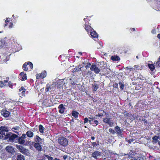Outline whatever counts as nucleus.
<instances>
[{
	"mask_svg": "<svg viewBox=\"0 0 160 160\" xmlns=\"http://www.w3.org/2000/svg\"><path fill=\"white\" fill-rule=\"evenodd\" d=\"M25 91V90H23V91H22V92H21V93L22 94V95H24Z\"/></svg>",
	"mask_w": 160,
	"mask_h": 160,
	"instance_id": "obj_53",
	"label": "nucleus"
},
{
	"mask_svg": "<svg viewBox=\"0 0 160 160\" xmlns=\"http://www.w3.org/2000/svg\"><path fill=\"white\" fill-rule=\"evenodd\" d=\"M44 128L42 125H40L39 126V131L41 133H43Z\"/></svg>",
	"mask_w": 160,
	"mask_h": 160,
	"instance_id": "obj_27",
	"label": "nucleus"
},
{
	"mask_svg": "<svg viewBox=\"0 0 160 160\" xmlns=\"http://www.w3.org/2000/svg\"><path fill=\"white\" fill-rule=\"evenodd\" d=\"M89 122L90 124H92L94 126V125L95 124L97 125L98 124V121L97 120H95L94 118L93 119L89 120Z\"/></svg>",
	"mask_w": 160,
	"mask_h": 160,
	"instance_id": "obj_13",
	"label": "nucleus"
},
{
	"mask_svg": "<svg viewBox=\"0 0 160 160\" xmlns=\"http://www.w3.org/2000/svg\"><path fill=\"white\" fill-rule=\"evenodd\" d=\"M58 142L63 146H66L68 145V140L63 137H60L58 140Z\"/></svg>",
	"mask_w": 160,
	"mask_h": 160,
	"instance_id": "obj_3",
	"label": "nucleus"
},
{
	"mask_svg": "<svg viewBox=\"0 0 160 160\" xmlns=\"http://www.w3.org/2000/svg\"><path fill=\"white\" fill-rule=\"evenodd\" d=\"M115 133L118 134H121L122 131L120 129V128L118 126H117L115 127Z\"/></svg>",
	"mask_w": 160,
	"mask_h": 160,
	"instance_id": "obj_14",
	"label": "nucleus"
},
{
	"mask_svg": "<svg viewBox=\"0 0 160 160\" xmlns=\"http://www.w3.org/2000/svg\"><path fill=\"white\" fill-rule=\"evenodd\" d=\"M79 113L77 112L74 111H73L72 112V115L76 118L78 117Z\"/></svg>",
	"mask_w": 160,
	"mask_h": 160,
	"instance_id": "obj_21",
	"label": "nucleus"
},
{
	"mask_svg": "<svg viewBox=\"0 0 160 160\" xmlns=\"http://www.w3.org/2000/svg\"><path fill=\"white\" fill-rule=\"evenodd\" d=\"M25 90V89L23 87H21V88L19 89V92H21V91Z\"/></svg>",
	"mask_w": 160,
	"mask_h": 160,
	"instance_id": "obj_45",
	"label": "nucleus"
},
{
	"mask_svg": "<svg viewBox=\"0 0 160 160\" xmlns=\"http://www.w3.org/2000/svg\"><path fill=\"white\" fill-rule=\"evenodd\" d=\"M82 67L80 66V65L74 68L75 71H78L79 70H80Z\"/></svg>",
	"mask_w": 160,
	"mask_h": 160,
	"instance_id": "obj_32",
	"label": "nucleus"
},
{
	"mask_svg": "<svg viewBox=\"0 0 160 160\" xmlns=\"http://www.w3.org/2000/svg\"><path fill=\"white\" fill-rule=\"evenodd\" d=\"M158 61L160 62V57L158 58Z\"/></svg>",
	"mask_w": 160,
	"mask_h": 160,
	"instance_id": "obj_64",
	"label": "nucleus"
},
{
	"mask_svg": "<svg viewBox=\"0 0 160 160\" xmlns=\"http://www.w3.org/2000/svg\"><path fill=\"white\" fill-rule=\"evenodd\" d=\"M97 144L95 142H93L92 143V145L93 147H95L97 146Z\"/></svg>",
	"mask_w": 160,
	"mask_h": 160,
	"instance_id": "obj_47",
	"label": "nucleus"
},
{
	"mask_svg": "<svg viewBox=\"0 0 160 160\" xmlns=\"http://www.w3.org/2000/svg\"><path fill=\"white\" fill-rule=\"evenodd\" d=\"M158 37L160 39V34H158Z\"/></svg>",
	"mask_w": 160,
	"mask_h": 160,
	"instance_id": "obj_59",
	"label": "nucleus"
},
{
	"mask_svg": "<svg viewBox=\"0 0 160 160\" xmlns=\"http://www.w3.org/2000/svg\"><path fill=\"white\" fill-rule=\"evenodd\" d=\"M148 66L152 71H153L155 69V66L152 64L148 63Z\"/></svg>",
	"mask_w": 160,
	"mask_h": 160,
	"instance_id": "obj_19",
	"label": "nucleus"
},
{
	"mask_svg": "<svg viewBox=\"0 0 160 160\" xmlns=\"http://www.w3.org/2000/svg\"><path fill=\"white\" fill-rule=\"evenodd\" d=\"M91 138L92 140H93L95 139V137H91Z\"/></svg>",
	"mask_w": 160,
	"mask_h": 160,
	"instance_id": "obj_57",
	"label": "nucleus"
},
{
	"mask_svg": "<svg viewBox=\"0 0 160 160\" xmlns=\"http://www.w3.org/2000/svg\"><path fill=\"white\" fill-rule=\"evenodd\" d=\"M26 135L28 137L31 138L33 137V133L31 131H28L26 132Z\"/></svg>",
	"mask_w": 160,
	"mask_h": 160,
	"instance_id": "obj_20",
	"label": "nucleus"
},
{
	"mask_svg": "<svg viewBox=\"0 0 160 160\" xmlns=\"http://www.w3.org/2000/svg\"><path fill=\"white\" fill-rule=\"evenodd\" d=\"M9 56L6 57V58L4 60V62H6L9 59Z\"/></svg>",
	"mask_w": 160,
	"mask_h": 160,
	"instance_id": "obj_41",
	"label": "nucleus"
},
{
	"mask_svg": "<svg viewBox=\"0 0 160 160\" xmlns=\"http://www.w3.org/2000/svg\"><path fill=\"white\" fill-rule=\"evenodd\" d=\"M8 43L6 42L5 40H1L0 41V49L2 48H7Z\"/></svg>",
	"mask_w": 160,
	"mask_h": 160,
	"instance_id": "obj_8",
	"label": "nucleus"
},
{
	"mask_svg": "<svg viewBox=\"0 0 160 160\" xmlns=\"http://www.w3.org/2000/svg\"><path fill=\"white\" fill-rule=\"evenodd\" d=\"M71 84H72V85H74L75 84V83L74 82H72V81H71Z\"/></svg>",
	"mask_w": 160,
	"mask_h": 160,
	"instance_id": "obj_56",
	"label": "nucleus"
},
{
	"mask_svg": "<svg viewBox=\"0 0 160 160\" xmlns=\"http://www.w3.org/2000/svg\"><path fill=\"white\" fill-rule=\"evenodd\" d=\"M157 10L160 11V6L158 8H157V9H156Z\"/></svg>",
	"mask_w": 160,
	"mask_h": 160,
	"instance_id": "obj_55",
	"label": "nucleus"
},
{
	"mask_svg": "<svg viewBox=\"0 0 160 160\" xmlns=\"http://www.w3.org/2000/svg\"><path fill=\"white\" fill-rule=\"evenodd\" d=\"M89 119V120H92V119H93L94 118H93V117H89L88 118Z\"/></svg>",
	"mask_w": 160,
	"mask_h": 160,
	"instance_id": "obj_50",
	"label": "nucleus"
},
{
	"mask_svg": "<svg viewBox=\"0 0 160 160\" xmlns=\"http://www.w3.org/2000/svg\"><path fill=\"white\" fill-rule=\"evenodd\" d=\"M54 160H60L59 159L56 158H55L54 159Z\"/></svg>",
	"mask_w": 160,
	"mask_h": 160,
	"instance_id": "obj_63",
	"label": "nucleus"
},
{
	"mask_svg": "<svg viewBox=\"0 0 160 160\" xmlns=\"http://www.w3.org/2000/svg\"><path fill=\"white\" fill-rule=\"evenodd\" d=\"M0 139L3 138L4 140H6L8 138L9 140H10V134L8 133L5 135V132H8V128L5 126H1L0 127Z\"/></svg>",
	"mask_w": 160,
	"mask_h": 160,
	"instance_id": "obj_1",
	"label": "nucleus"
},
{
	"mask_svg": "<svg viewBox=\"0 0 160 160\" xmlns=\"http://www.w3.org/2000/svg\"><path fill=\"white\" fill-rule=\"evenodd\" d=\"M40 74L41 75V78H43L46 77L47 73L46 71H44Z\"/></svg>",
	"mask_w": 160,
	"mask_h": 160,
	"instance_id": "obj_22",
	"label": "nucleus"
},
{
	"mask_svg": "<svg viewBox=\"0 0 160 160\" xmlns=\"http://www.w3.org/2000/svg\"><path fill=\"white\" fill-rule=\"evenodd\" d=\"M102 116V114H99L98 115V116H99L100 117Z\"/></svg>",
	"mask_w": 160,
	"mask_h": 160,
	"instance_id": "obj_62",
	"label": "nucleus"
},
{
	"mask_svg": "<svg viewBox=\"0 0 160 160\" xmlns=\"http://www.w3.org/2000/svg\"><path fill=\"white\" fill-rule=\"evenodd\" d=\"M90 70L91 71H94L96 73H98L100 71L99 69L96 65H92L90 68Z\"/></svg>",
	"mask_w": 160,
	"mask_h": 160,
	"instance_id": "obj_9",
	"label": "nucleus"
},
{
	"mask_svg": "<svg viewBox=\"0 0 160 160\" xmlns=\"http://www.w3.org/2000/svg\"><path fill=\"white\" fill-rule=\"evenodd\" d=\"M6 150L8 152H10V146H8L6 148Z\"/></svg>",
	"mask_w": 160,
	"mask_h": 160,
	"instance_id": "obj_34",
	"label": "nucleus"
},
{
	"mask_svg": "<svg viewBox=\"0 0 160 160\" xmlns=\"http://www.w3.org/2000/svg\"><path fill=\"white\" fill-rule=\"evenodd\" d=\"M34 147L36 149L39 151H41L42 149V148L40 144L38 143H36L34 144Z\"/></svg>",
	"mask_w": 160,
	"mask_h": 160,
	"instance_id": "obj_12",
	"label": "nucleus"
},
{
	"mask_svg": "<svg viewBox=\"0 0 160 160\" xmlns=\"http://www.w3.org/2000/svg\"><path fill=\"white\" fill-rule=\"evenodd\" d=\"M15 45H12V48H15V46H17V43H15Z\"/></svg>",
	"mask_w": 160,
	"mask_h": 160,
	"instance_id": "obj_54",
	"label": "nucleus"
},
{
	"mask_svg": "<svg viewBox=\"0 0 160 160\" xmlns=\"http://www.w3.org/2000/svg\"><path fill=\"white\" fill-rule=\"evenodd\" d=\"M17 160H25L24 156L21 154H20V155H18L17 156Z\"/></svg>",
	"mask_w": 160,
	"mask_h": 160,
	"instance_id": "obj_17",
	"label": "nucleus"
},
{
	"mask_svg": "<svg viewBox=\"0 0 160 160\" xmlns=\"http://www.w3.org/2000/svg\"><path fill=\"white\" fill-rule=\"evenodd\" d=\"M67 158V155H64L63 156V158L64 159H66Z\"/></svg>",
	"mask_w": 160,
	"mask_h": 160,
	"instance_id": "obj_52",
	"label": "nucleus"
},
{
	"mask_svg": "<svg viewBox=\"0 0 160 160\" xmlns=\"http://www.w3.org/2000/svg\"><path fill=\"white\" fill-rule=\"evenodd\" d=\"M132 30L133 31H134L135 30V29L134 28H132L131 29V30L132 31Z\"/></svg>",
	"mask_w": 160,
	"mask_h": 160,
	"instance_id": "obj_60",
	"label": "nucleus"
},
{
	"mask_svg": "<svg viewBox=\"0 0 160 160\" xmlns=\"http://www.w3.org/2000/svg\"><path fill=\"white\" fill-rule=\"evenodd\" d=\"M64 108H61L59 110V112L61 113H62L64 112Z\"/></svg>",
	"mask_w": 160,
	"mask_h": 160,
	"instance_id": "obj_37",
	"label": "nucleus"
},
{
	"mask_svg": "<svg viewBox=\"0 0 160 160\" xmlns=\"http://www.w3.org/2000/svg\"><path fill=\"white\" fill-rule=\"evenodd\" d=\"M56 83L55 81H53V82L51 85L48 84L46 86V91L47 92L52 91L54 90L56 88Z\"/></svg>",
	"mask_w": 160,
	"mask_h": 160,
	"instance_id": "obj_2",
	"label": "nucleus"
},
{
	"mask_svg": "<svg viewBox=\"0 0 160 160\" xmlns=\"http://www.w3.org/2000/svg\"><path fill=\"white\" fill-rule=\"evenodd\" d=\"M46 157L48 158V160H54L53 158L49 156L48 155H47Z\"/></svg>",
	"mask_w": 160,
	"mask_h": 160,
	"instance_id": "obj_40",
	"label": "nucleus"
},
{
	"mask_svg": "<svg viewBox=\"0 0 160 160\" xmlns=\"http://www.w3.org/2000/svg\"><path fill=\"white\" fill-rule=\"evenodd\" d=\"M20 76L22 77L21 80L22 81H24L27 79L26 74L24 73L23 72H22L20 73Z\"/></svg>",
	"mask_w": 160,
	"mask_h": 160,
	"instance_id": "obj_15",
	"label": "nucleus"
},
{
	"mask_svg": "<svg viewBox=\"0 0 160 160\" xmlns=\"http://www.w3.org/2000/svg\"><path fill=\"white\" fill-rule=\"evenodd\" d=\"M139 120L140 121H143L146 122H147L146 120L145 119L143 118H139Z\"/></svg>",
	"mask_w": 160,
	"mask_h": 160,
	"instance_id": "obj_46",
	"label": "nucleus"
},
{
	"mask_svg": "<svg viewBox=\"0 0 160 160\" xmlns=\"http://www.w3.org/2000/svg\"><path fill=\"white\" fill-rule=\"evenodd\" d=\"M112 156L113 157V158H119L118 155L117 154H113L112 155Z\"/></svg>",
	"mask_w": 160,
	"mask_h": 160,
	"instance_id": "obj_35",
	"label": "nucleus"
},
{
	"mask_svg": "<svg viewBox=\"0 0 160 160\" xmlns=\"http://www.w3.org/2000/svg\"><path fill=\"white\" fill-rule=\"evenodd\" d=\"M118 158H113L112 160H118Z\"/></svg>",
	"mask_w": 160,
	"mask_h": 160,
	"instance_id": "obj_58",
	"label": "nucleus"
},
{
	"mask_svg": "<svg viewBox=\"0 0 160 160\" xmlns=\"http://www.w3.org/2000/svg\"><path fill=\"white\" fill-rule=\"evenodd\" d=\"M22 138H26V135L25 134H22L21 137Z\"/></svg>",
	"mask_w": 160,
	"mask_h": 160,
	"instance_id": "obj_42",
	"label": "nucleus"
},
{
	"mask_svg": "<svg viewBox=\"0 0 160 160\" xmlns=\"http://www.w3.org/2000/svg\"><path fill=\"white\" fill-rule=\"evenodd\" d=\"M2 115L5 117H7L9 116L10 112L6 110H2L1 111Z\"/></svg>",
	"mask_w": 160,
	"mask_h": 160,
	"instance_id": "obj_10",
	"label": "nucleus"
},
{
	"mask_svg": "<svg viewBox=\"0 0 160 160\" xmlns=\"http://www.w3.org/2000/svg\"><path fill=\"white\" fill-rule=\"evenodd\" d=\"M64 79L60 80L57 79H55L54 81L56 82V85L58 84V86H59V88H60L62 87L63 85H64L66 84L65 82H64Z\"/></svg>",
	"mask_w": 160,
	"mask_h": 160,
	"instance_id": "obj_7",
	"label": "nucleus"
},
{
	"mask_svg": "<svg viewBox=\"0 0 160 160\" xmlns=\"http://www.w3.org/2000/svg\"><path fill=\"white\" fill-rule=\"evenodd\" d=\"M27 64L28 65V67H29L31 69H32L33 68V66L32 62H27Z\"/></svg>",
	"mask_w": 160,
	"mask_h": 160,
	"instance_id": "obj_30",
	"label": "nucleus"
},
{
	"mask_svg": "<svg viewBox=\"0 0 160 160\" xmlns=\"http://www.w3.org/2000/svg\"><path fill=\"white\" fill-rule=\"evenodd\" d=\"M134 68H131L129 67H126L125 68V69L126 70L127 72H126V74L127 75L128 74L130 73V74H131L132 73H133V71L135 70L136 69V70H137V69H138V66H134Z\"/></svg>",
	"mask_w": 160,
	"mask_h": 160,
	"instance_id": "obj_5",
	"label": "nucleus"
},
{
	"mask_svg": "<svg viewBox=\"0 0 160 160\" xmlns=\"http://www.w3.org/2000/svg\"><path fill=\"white\" fill-rule=\"evenodd\" d=\"M98 85L97 84L92 85L93 90V91H96L98 89Z\"/></svg>",
	"mask_w": 160,
	"mask_h": 160,
	"instance_id": "obj_29",
	"label": "nucleus"
},
{
	"mask_svg": "<svg viewBox=\"0 0 160 160\" xmlns=\"http://www.w3.org/2000/svg\"><path fill=\"white\" fill-rule=\"evenodd\" d=\"M139 160H144L143 158L142 157H140L138 158Z\"/></svg>",
	"mask_w": 160,
	"mask_h": 160,
	"instance_id": "obj_51",
	"label": "nucleus"
},
{
	"mask_svg": "<svg viewBox=\"0 0 160 160\" xmlns=\"http://www.w3.org/2000/svg\"><path fill=\"white\" fill-rule=\"evenodd\" d=\"M42 139L38 136H36L35 141L37 142H39L41 141Z\"/></svg>",
	"mask_w": 160,
	"mask_h": 160,
	"instance_id": "obj_31",
	"label": "nucleus"
},
{
	"mask_svg": "<svg viewBox=\"0 0 160 160\" xmlns=\"http://www.w3.org/2000/svg\"><path fill=\"white\" fill-rule=\"evenodd\" d=\"M89 120L87 118H85L84 119V122L85 123H87L88 122H89Z\"/></svg>",
	"mask_w": 160,
	"mask_h": 160,
	"instance_id": "obj_44",
	"label": "nucleus"
},
{
	"mask_svg": "<svg viewBox=\"0 0 160 160\" xmlns=\"http://www.w3.org/2000/svg\"><path fill=\"white\" fill-rule=\"evenodd\" d=\"M58 108L60 109L61 108H64L63 107V105H62V104H60Z\"/></svg>",
	"mask_w": 160,
	"mask_h": 160,
	"instance_id": "obj_48",
	"label": "nucleus"
},
{
	"mask_svg": "<svg viewBox=\"0 0 160 160\" xmlns=\"http://www.w3.org/2000/svg\"><path fill=\"white\" fill-rule=\"evenodd\" d=\"M36 77L37 79H39L40 78H41V75L40 74H38L36 75Z\"/></svg>",
	"mask_w": 160,
	"mask_h": 160,
	"instance_id": "obj_43",
	"label": "nucleus"
},
{
	"mask_svg": "<svg viewBox=\"0 0 160 160\" xmlns=\"http://www.w3.org/2000/svg\"><path fill=\"white\" fill-rule=\"evenodd\" d=\"M19 151L22 154L26 155H28L29 154V151L23 147L22 146H19L18 147Z\"/></svg>",
	"mask_w": 160,
	"mask_h": 160,
	"instance_id": "obj_6",
	"label": "nucleus"
},
{
	"mask_svg": "<svg viewBox=\"0 0 160 160\" xmlns=\"http://www.w3.org/2000/svg\"><path fill=\"white\" fill-rule=\"evenodd\" d=\"M119 84H120V89L122 90L123 89L124 87V86L123 84L121 83H119Z\"/></svg>",
	"mask_w": 160,
	"mask_h": 160,
	"instance_id": "obj_38",
	"label": "nucleus"
},
{
	"mask_svg": "<svg viewBox=\"0 0 160 160\" xmlns=\"http://www.w3.org/2000/svg\"><path fill=\"white\" fill-rule=\"evenodd\" d=\"M18 141L19 143L21 144H23L25 142V140L21 138H20L18 139Z\"/></svg>",
	"mask_w": 160,
	"mask_h": 160,
	"instance_id": "obj_23",
	"label": "nucleus"
},
{
	"mask_svg": "<svg viewBox=\"0 0 160 160\" xmlns=\"http://www.w3.org/2000/svg\"><path fill=\"white\" fill-rule=\"evenodd\" d=\"M85 29L88 32L89 31H91L92 30V28L90 26H87V25H85Z\"/></svg>",
	"mask_w": 160,
	"mask_h": 160,
	"instance_id": "obj_24",
	"label": "nucleus"
},
{
	"mask_svg": "<svg viewBox=\"0 0 160 160\" xmlns=\"http://www.w3.org/2000/svg\"><path fill=\"white\" fill-rule=\"evenodd\" d=\"M8 24L6 23L5 24H4L3 26L4 27H5Z\"/></svg>",
	"mask_w": 160,
	"mask_h": 160,
	"instance_id": "obj_61",
	"label": "nucleus"
},
{
	"mask_svg": "<svg viewBox=\"0 0 160 160\" xmlns=\"http://www.w3.org/2000/svg\"><path fill=\"white\" fill-rule=\"evenodd\" d=\"M27 62L25 63L23 65V69L25 71H27L28 69V67H27Z\"/></svg>",
	"mask_w": 160,
	"mask_h": 160,
	"instance_id": "obj_25",
	"label": "nucleus"
},
{
	"mask_svg": "<svg viewBox=\"0 0 160 160\" xmlns=\"http://www.w3.org/2000/svg\"><path fill=\"white\" fill-rule=\"evenodd\" d=\"M103 121L110 127H113L114 125V121L110 118H104L103 119Z\"/></svg>",
	"mask_w": 160,
	"mask_h": 160,
	"instance_id": "obj_4",
	"label": "nucleus"
},
{
	"mask_svg": "<svg viewBox=\"0 0 160 160\" xmlns=\"http://www.w3.org/2000/svg\"><path fill=\"white\" fill-rule=\"evenodd\" d=\"M15 152L14 149L12 147H11V154H13Z\"/></svg>",
	"mask_w": 160,
	"mask_h": 160,
	"instance_id": "obj_36",
	"label": "nucleus"
},
{
	"mask_svg": "<svg viewBox=\"0 0 160 160\" xmlns=\"http://www.w3.org/2000/svg\"><path fill=\"white\" fill-rule=\"evenodd\" d=\"M156 67H160V62L158 61L156 63Z\"/></svg>",
	"mask_w": 160,
	"mask_h": 160,
	"instance_id": "obj_39",
	"label": "nucleus"
},
{
	"mask_svg": "<svg viewBox=\"0 0 160 160\" xmlns=\"http://www.w3.org/2000/svg\"><path fill=\"white\" fill-rule=\"evenodd\" d=\"M5 22L6 23L9 22V18H6V19L5 20Z\"/></svg>",
	"mask_w": 160,
	"mask_h": 160,
	"instance_id": "obj_49",
	"label": "nucleus"
},
{
	"mask_svg": "<svg viewBox=\"0 0 160 160\" xmlns=\"http://www.w3.org/2000/svg\"><path fill=\"white\" fill-rule=\"evenodd\" d=\"M111 60L113 61H118L119 60V58L117 56H112L111 57Z\"/></svg>",
	"mask_w": 160,
	"mask_h": 160,
	"instance_id": "obj_18",
	"label": "nucleus"
},
{
	"mask_svg": "<svg viewBox=\"0 0 160 160\" xmlns=\"http://www.w3.org/2000/svg\"><path fill=\"white\" fill-rule=\"evenodd\" d=\"M19 128H20V127H19L18 126H15V127H13L12 128V130L13 131L17 133H18V132L16 131H14L13 130V129L16 130H18L19 129Z\"/></svg>",
	"mask_w": 160,
	"mask_h": 160,
	"instance_id": "obj_26",
	"label": "nucleus"
},
{
	"mask_svg": "<svg viewBox=\"0 0 160 160\" xmlns=\"http://www.w3.org/2000/svg\"><path fill=\"white\" fill-rule=\"evenodd\" d=\"M91 35L93 38H97L98 37V35L95 31H93L91 32Z\"/></svg>",
	"mask_w": 160,
	"mask_h": 160,
	"instance_id": "obj_16",
	"label": "nucleus"
},
{
	"mask_svg": "<svg viewBox=\"0 0 160 160\" xmlns=\"http://www.w3.org/2000/svg\"><path fill=\"white\" fill-rule=\"evenodd\" d=\"M109 131L112 133L113 134H114L115 133V131L111 128H110L109 129Z\"/></svg>",
	"mask_w": 160,
	"mask_h": 160,
	"instance_id": "obj_33",
	"label": "nucleus"
},
{
	"mask_svg": "<svg viewBox=\"0 0 160 160\" xmlns=\"http://www.w3.org/2000/svg\"><path fill=\"white\" fill-rule=\"evenodd\" d=\"M92 155L95 158H98L100 157L101 154L98 151H96L92 153Z\"/></svg>",
	"mask_w": 160,
	"mask_h": 160,
	"instance_id": "obj_11",
	"label": "nucleus"
},
{
	"mask_svg": "<svg viewBox=\"0 0 160 160\" xmlns=\"http://www.w3.org/2000/svg\"><path fill=\"white\" fill-rule=\"evenodd\" d=\"M18 136L15 134H12L11 136V140L13 141L16 138H17Z\"/></svg>",
	"mask_w": 160,
	"mask_h": 160,
	"instance_id": "obj_28",
	"label": "nucleus"
}]
</instances>
